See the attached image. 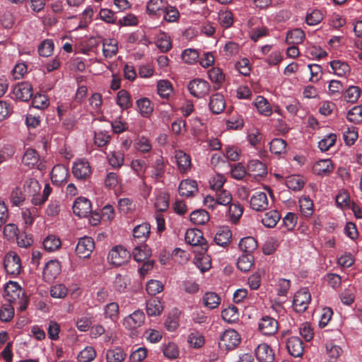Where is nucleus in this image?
<instances>
[{"instance_id":"nucleus-1","label":"nucleus","mask_w":362,"mask_h":362,"mask_svg":"<svg viewBox=\"0 0 362 362\" xmlns=\"http://www.w3.org/2000/svg\"><path fill=\"white\" fill-rule=\"evenodd\" d=\"M185 238L187 243L192 246H199V252L200 254H204L207 251L208 245L203 237L202 230L197 228L188 229L185 233Z\"/></svg>"},{"instance_id":"nucleus-2","label":"nucleus","mask_w":362,"mask_h":362,"mask_svg":"<svg viewBox=\"0 0 362 362\" xmlns=\"http://www.w3.org/2000/svg\"><path fill=\"white\" fill-rule=\"evenodd\" d=\"M4 267L8 274L13 276L19 274L21 270V262L19 256L15 252H8L4 259Z\"/></svg>"},{"instance_id":"nucleus-3","label":"nucleus","mask_w":362,"mask_h":362,"mask_svg":"<svg viewBox=\"0 0 362 362\" xmlns=\"http://www.w3.org/2000/svg\"><path fill=\"white\" fill-rule=\"evenodd\" d=\"M240 342L239 334L234 329H227L221 336L218 346L226 350H232Z\"/></svg>"},{"instance_id":"nucleus-4","label":"nucleus","mask_w":362,"mask_h":362,"mask_svg":"<svg viewBox=\"0 0 362 362\" xmlns=\"http://www.w3.org/2000/svg\"><path fill=\"white\" fill-rule=\"evenodd\" d=\"M311 300V295L307 288L300 289L294 296L293 306L297 313L305 312Z\"/></svg>"},{"instance_id":"nucleus-5","label":"nucleus","mask_w":362,"mask_h":362,"mask_svg":"<svg viewBox=\"0 0 362 362\" xmlns=\"http://www.w3.org/2000/svg\"><path fill=\"white\" fill-rule=\"evenodd\" d=\"M129 258V252L121 245L115 246L108 254L110 264L117 267L127 262Z\"/></svg>"},{"instance_id":"nucleus-6","label":"nucleus","mask_w":362,"mask_h":362,"mask_svg":"<svg viewBox=\"0 0 362 362\" xmlns=\"http://www.w3.org/2000/svg\"><path fill=\"white\" fill-rule=\"evenodd\" d=\"M211 86L209 83L202 78H195L188 84V90L192 95L202 98L209 94Z\"/></svg>"},{"instance_id":"nucleus-7","label":"nucleus","mask_w":362,"mask_h":362,"mask_svg":"<svg viewBox=\"0 0 362 362\" xmlns=\"http://www.w3.org/2000/svg\"><path fill=\"white\" fill-rule=\"evenodd\" d=\"M277 320L270 316H263L259 321L258 329L264 335L272 336L278 331Z\"/></svg>"},{"instance_id":"nucleus-8","label":"nucleus","mask_w":362,"mask_h":362,"mask_svg":"<svg viewBox=\"0 0 362 362\" xmlns=\"http://www.w3.org/2000/svg\"><path fill=\"white\" fill-rule=\"evenodd\" d=\"M95 248V243L91 237L84 236L78 240L76 247V252L81 258L90 257Z\"/></svg>"},{"instance_id":"nucleus-9","label":"nucleus","mask_w":362,"mask_h":362,"mask_svg":"<svg viewBox=\"0 0 362 362\" xmlns=\"http://www.w3.org/2000/svg\"><path fill=\"white\" fill-rule=\"evenodd\" d=\"M144 313L141 310H137L124 319L123 325L129 329H134L141 327L144 323Z\"/></svg>"},{"instance_id":"nucleus-10","label":"nucleus","mask_w":362,"mask_h":362,"mask_svg":"<svg viewBox=\"0 0 362 362\" xmlns=\"http://www.w3.org/2000/svg\"><path fill=\"white\" fill-rule=\"evenodd\" d=\"M73 211L78 217H86L92 211L90 202L84 197H78L73 205Z\"/></svg>"},{"instance_id":"nucleus-11","label":"nucleus","mask_w":362,"mask_h":362,"mask_svg":"<svg viewBox=\"0 0 362 362\" xmlns=\"http://www.w3.org/2000/svg\"><path fill=\"white\" fill-rule=\"evenodd\" d=\"M69 170L63 165H56L51 172V180L54 185L61 186L67 182Z\"/></svg>"},{"instance_id":"nucleus-12","label":"nucleus","mask_w":362,"mask_h":362,"mask_svg":"<svg viewBox=\"0 0 362 362\" xmlns=\"http://www.w3.org/2000/svg\"><path fill=\"white\" fill-rule=\"evenodd\" d=\"M286 349L289 354L293 357H302L304 352L303 341L298 337H291L286 341Z\"/></svg>"},{"instance_id":"nucleus-13","label":"nucleus","mask_w":362,"mask_h":362,"mask_svg":"<svg viewBox=\"0 0 362 362\" xmlns=\"http://www.w3.org/2000/svg\"><path fill=\"white\" fill-rule=\"evenodd\" d=\"M251 208L257 211L266 210L269 206L267 194L264 192H257L250 198Z\"/></svg>"},{"instance_id":"nucleus-14","label":"nucleus","mask_w":362,"mask_h":362,"mask_svg":"<svg viewBox=\"0 0 362 362\" xmlns=\"http://www.w3.org/2000/svg\"><path fill=\"white\" fill-rule=\"evenodd\" d=\"M13 94L22 101H28L33 95L32 85L28 82L18 83L13 88Z\"/></svg>"},{"instance_id":"nucleus-15","label":"nucleus","mask_w":362,"mask_h":362,"mask_svg":"<svg viewBox=\"0 0 362 362\" xmlns=\"http://www.w3.org/2000/svg\"><path fill=\"white\" fill-rule=\"evenodd\" d=\"M72 173L77 179H86L91 173L89 163L85 160L75 162L72 168Z\"/></svg>"},{"instance_id":"nucleus-16","label":"nucleus","mask_w":362,"mask_h":362,"mask_svg":"<svg viewBox=\"0 0 362 362\" xmlns=\"http://www.w3.org/2000/svg\"><path fill=\"white\" fill-rule=\"evenodd\" d=\"M255 355L259 362H273L274 353L272 348L267 344H260L255 349Z\"/></svg>"},{"instance_id":"nucleus-17","label":"nucleus","mask_w":362,"mask_h":362,"mask_svg":"<svg viewBox=\"0 0 362 362\" xmlns=\"http://www.w3.org/2000/svg\"><path fill=\"white\" fill-rule=\"evenodd\" d=\"M209 107L212 113L220 114L226 108L224 97L221 93L213 94L210 97Z\"/></svg>"},{"instance_id":"nucleus-18","label":"nucleus","mask_w":362,"mask_h":362,"mask_svg":"<svg viewBox=\"0 0 362 362\" xmlns=\"http://www.w3.org/2000/svg\"><path fill=\"white\" fill-rule=\"evenodd\" d=\"M198 190L197 184L195 180L186 179L182 180L178 188L179 194L182 197H191Z\"/></svg>"},{"instance_id":"nucleus-19","label":"nucleus","mask_w":362,"mask_h":362,"mask_svg":"<svg viewBox=\"0 0 362 362\" xmlns=\"http://www.w3.org/2000/svg\"><path fill=\"white\" fill-rule=\"evenodd\" d=\"M61 272V265L58 260H49L43 269V276L47 280L55 279Z\"/></svg>"},{"instance_id":"nucleus-20","label":"nucleus","mask_w":362,"mask_h":362,"mask_svg":"<svg viewBox=\"0 0 362 362\" xmlns=\"http://www.w3.org/2000/svg\"><path fill=\"white\" fill-rule=\"evenodd\" d=\"M168 4L166 0H149L146 5V11L148 15L160 16Z\"/></svg>"},{"instance_id":"nucleus-21","label":"nucleus","mask_w":362,"mask_h":362,"mask_svg":"<svg viewBox=\"0 0 362 362\" xmlns=\"http://www.w3.org/2000/svg\"><path fill=\"white\" fill-rule=\"evenodd\" d=\"M334 166L330 159H324L317 161L313 165V170L317 175H325L332 173Z\"/></svg>"},{"instance_id":"nucleus-22","label":"nucleus","mask_w":362,"mask_h":362,"mask_svg":"<svg viewBox=\"0 0 362 362\" xmlns=\"http://www.w3.org/2000/svg\"><path fill=\"white\" fill-rule=\"evenodd\" d=\"M247 170L255 177H264L267 174L266 165L259 160H250Z\"/></svg>"},{"instance_id":"nucleus-23","label":"nucleus","mask_w":362,"mask_h":362,"mask_svg":"<svg viewBox=\"0 0 362 362\" xmlns=\"http://www.w3.org/2000/svg\"><path fill=\"white\" fill-rule=\"evenodd\" d=\"M232 233L228 227L220 228L214 236V242L216 245L226 247L231 240Z\"/></svg>"},{"instance_id":"nucleus-24","label":"nucleus","mask_w":362,"mask_h":362,"mask_svg":"<svg viewBox=\"0 0 362 362\" xmlns=\"http://www.w3.org/2000/svg\"><path fill=\"white\" fill-rule=\"evenodd\" d=\"M175 158L181 173H185L191 166L190 156L182 151H176Z\"/></svg>"},{"instance_id":"nucleus-25","label":"nucleus","mask_w":362,"mask_h":362,"mask_svg":"<svg viewBox=\"0 0 362 362\" xmlns=\"http://www.w3.org/2000/svg\"><path fill=\"white\" fill-rule=\"evenodd\" d=\"M163 306L158 298H152L146 302V313L149 316L159 315Z\"/></svg>"},{"instance_id":"nucleus-26","label":"nucleus","mask_w":362,"mask_h":362,"mask_svg":"<svg viewBox=\"0 0 362 362\" xmlns=\"http://www.w3.org/2000/svg\"><path fill=\"white\" fill-rule=\"evenodd\" d=\"M239 247L243 252V254L252 255L257 247V243L253 237H245L240 240Z\"/></svg>"},{"instance_id":"nucleus-27","label":"nucleus","mask_w":362,"mask_h":362,"mask_svg":"<svg viewBox=\"0 0 362 362\" xmlns=\"http://www.w3.org/2000/svg\"><path fill=\"white\" fill-rule=\"evenodd\" d=\"M305 35L300 28H296L287 33L286 42L288 45H298L303 42Z\"/></svg>"},{"instance_id":"nucleus-28","label":"nucleus","mask_w":362,"mask_h":362,"mask_svg":"<svg viewBox=\"0 0 362 362\" xmlns=\"http://www.w3.org/2000/svg\"><path fill=\"white\" fill-rule=\"evenodd\" d=\"M281 218V215L276 210L266 212L262 218V224L267 228H274Z\"/></svg>"},{"instance_id":"nucleus-29","label":"nucleus","mask_w":362,"mask_h":362,"mask_svg":"<svg viewBox=\"0 0 362 362\" xmlns=\"http://www.w3.org/2000/svg\"><path fill=\"white\" fill-rule=\"evenodd\" d=\"M151 232V226L148 223H143L136 226L133 230V236L141 242H144L148 237Z\"/></svg>"},{"instance_id":"nucleus-30","label":"nucleus","mask_w":362,"mask_h":362,"mask_svg":"<svg viewBox=\"0 0 362 362\" xmlns=\"http://www.w3.org/2000/svg\"><path fill=\"white\" fill-rule=\"evenodd\" d=\"M330 66L333 73L339 76H346L351 71L349 65L346 62L340 60H334L331 62Z\"/></svg>"},{"instance_id":"nucleus-31","label":"nucleus","mask_w":362,"mask_h":362,"mask_svg":"<svg viewBox=\"0 0 362 362\" xmlns=\"http://www.w3.org/2000/svg\"><path fill=\"white\" fill-rule=\"evenodd\" d=\"M239 310L235 305L228 306L221 312L223 320L228 323H234L239 320Z\"/></svg>"},{"instance_id":"nucleus-32","label":"nucleus","mask_w":362,"mask_h":362,"mask_svg":"<svg viewBox=\"0 0 362 362\" xmlns=\"http://www.w3.org/2000/svg\"><path fill=\"white\" fill-rule=\"evenodd\" d=\"M254 264V257L251 254H243L237 261V267L242 272L250 271Z\"/></svg>"},{"instance_id":"nucleus-33","label":"nucleus","mask_w":362,"mask_h":362,"mask_svg":"<svg viewBox=\"0 0 362 362\" xmlns=\"http://www.w3.org/2000/svg\"><path fill=\"white\" fill-rule=\"evenodd\" d=\"M190 221L196 225H204L209 221V215L204 209H197L191 213Z\"/></svg>"},{"instance_id":"nucleus-34","label":"nucleus","mask_w":362,"mask_h":362,"mask_svg":"<svg viewBox=\"0 0 362 362\" xmlns=\"http://www.w3.org/2000/svg\"><path fill=\"white\" fill-rule=\"evenodd\" d=\"M208 75L210 80L214 83L216 86L214 88L218 89L223 82L225 81V75L222 70L218 67H213L208 71Z\"/></svg>"},{"instance_id":"nucleus-35","label":"nucleus","mask_w":362,"mask_h":362,"mask_svg":"<svg viewBox=\"0 0 362 362\" xmlns=\"http://www.w3.org/2000/svg\"><path fill=\"white\" fill-rule=\"evenodd\" d=\"M126 357V354L120 347L109 349L106 353L107 362H122Z\"/></svg>"},{"instance_id":"nucleus-36","label":"nucleus","mask_w":362,"mask_h":362,"mask_svg":"<svg viewBox=\"0 0 362 362\" xmlns=\"http://www.w3.org/2000/svg\"><path fill=\"white\" fill-rule=\"evenodd\" d=\"M39 161V155L36 150L28 148L24 153L22 163L29 168H33Z\"/></svg>"},{"instance_id":"nucleus-37","label":"nucleus","mask_w":362,"mask_h":362,"mask_svg":"<svg viewBox=\"0 0 362 362\" xmlns=\"http://www.w3.org/2000/svg\"><path fill=\"white\" fill-rule=\"evenodd\" d=\"M286 185L293 191H300L305 185V181L299 175H290L286 177Z\"/></svg>"},{"instance_id":"nucleus-38","label":"nucleus","mask_w":362,"mask_h":362,"mask_svg":"<svg viewBox=\"0 0 362 362\" xmlns=\"http://www.w3.org/2000/svg\"><path fill=\"white\" fill-rule=\"evenodd\" d=\"M104 316L115 322L119 318V305L117 303L112 302L104 308Z\"/></svg>"},{"instance_id":"nucleus-39","label":"nucleus","mask_w":362,"mask_h":362,"mask_svg":"<svg viewBox=\"0 0 362 362\" xmlns=\"http://www.w3.org/2000/svg\"><path fill=\"white\" fill-rule=\"evenodd\" d=\"M204 305L210 309L218 307L221 303V298L214 292H206L203 296Z\"/></svg>"},{"instance_id":"nucleus-40","label":"nucleus","mask_w":362,"mask_h":362,"mask_svg":"<svg viewBox=\"0 0 362 362\" xmlns=\"http://www.w3.org/2000/svg\"><path fill=\"white\" fill-rule=\"evenodd\" d=\"M18 228L14 223H7L4 225L3 235L4 238L9 242H13L18 235Z\"/></svg>"},{"instance_id":"nucleus-41","label":"nucleus","mask_w":362,"mask_h":362,"mask_svg":"<svg viewBox=\"0 0 362 362\" xmlns=\"http://www.w3.org/2000/svg\"><path fill=\"white\" fill-rule=\"evenodd\" d=\"M137 108L143 117H148L153 112V107L150 100L147 98H142L136 101Z\"/></svg>"},{"instance_id":"nucleus-42","label":"nucleus","mask_w":362,"mask_h":362,"mask_svg":"<svg viewBox=\"0 0 362 362\" xmlns=\"http://www.w3.org/2000/svg\"><path fill=\"white\" fill-rule=\"evenodd\" d=\"M156 45L162 52H167L172 47L170 37L165 33H162L158 36Z\"/></svg>"},{"instance_id":"nucleus-43","label":"nucleus","mask_w":362,"mask_h":362,"mask_svg":"<svg viewBox=\"0 0 362 362\" xmlns=\"http://www.w3.org/2000/svg\"><path fill=\"white\" fill-rule=\"evenodd\" d=\"M153 170L151 173V177L155 179H160L165 174V163L162 157L156 159L153 163Z\"/></svg>"},{"instance_id":"nucleus-44","label":"nucleus","mask_w":362,"mask_h":362,"mask_svg":"<svg viewBox=\"0 0 362 362\" xmlns=\"http://www.w3.org/2000/svg\"><path fill=\"white\" fill-rule=\"evenodd\" d=\"M255 105L259 112L262 115L269 116L272 112L270 105L263 96H257Z\"/></svg>"},{"instance_id":"nucleus-45","label":"nucleus","mask_w":362,"mask_h":362,"mask_svg":"<svg viewBox=\"0 0 362 362\" xmlns=\"http://www.w3.org/2000/svg\"><path fill=\"white\" fill-rule=\"evenodd\" d=\"M361 89L358 86H349L344 93V100L348 103H356L361 95Z\"/></svg>"},{"instance_id":"nucleus-46","label":"nucleus","mask_w":362,"mask_h":362,"mask_svg":"<svg viewBox=\"0 0 362 362\" xmlns=\"http://www.w3.org/2000/svg\"><path fill=\"white\" fill-rule=\"evenodd\" d=\"M162 14H163L164 20L169 23L176 22L180 18V12L177 8L169 5L168 4Z\"/></svg>"},{"instance_id":"nucleus-47","label":"nucleus","mask_w":362,"mask_h":362,"mask_svg":"<svg viewBox=\"0 0 362 362\" xmlns=\"http://www.w3.org/2000/svg\"><path fill=\"white\" fill-rule=\"evenodd\" d=\"M346 118L354 124L362 123V105H356L349 110Z\"/></svg>"},{"instance_id":"nucleus-48","label":"nucleus","mask_w":362,"mask_h":362,"mask_svg":"<svg viewBox=\"0 0 362 362\" xmlns=\"http://www.w3.org/2000/svg\"><path fill=\"white\" fill-rule=\"evenodd\" d=\"M43 245L47 251H55L60 247L61 240L56 235H49L44 240Z\"/></svg>"},{"instance_id":"nucleus-49","label":"nucleus","mask_w":362,"mask_h":362,"mask_svg":"<svg viewBox=\"0 0 362 362\" xmlns=\"http://www.w3.org/2000/svg\"><path fill=\"white\" fill-rule=\"evenodd\" d=\"M117 104L123 110L128 109L132 106L131 97L125 90H120L117 93Z\"/></svg>"},{"instance_id":"nucleus-50","label":"nucleus","mask_w":362,"mask_h":362,"mask_svg":"<svg viewBox=\"0 0 362 362\" xmlns=\"http://www.w3.org/2000/svg\"><path fill=\"white\" fill-rule=\"evenodd\" d=\"M269 148L272 153L280 155L286 152V142L282 139H274L269 143Z\"/></svg>"},{"instance_id":"nucleus-51","label":"nucleus","mask_w":362,"mask_h":362,"mask_svg":"<svg viewBox=\"0 0 362 362\" xmlns=\"http://www.w3.org/2000/svg\"><path fill=\"white\" fill-rule=\"evenodd\" d=\"M299 206L301 214L305 217H310L313 213V203L308 197H303L299 200Z\"/></svg>"},{"instance_id":"nucleus-52","label":"nucleus","mask_w":362,"mask_h":362,"mask_svg":"<svg viewBox=\"0 0 362 362\" xmlns=\"http://www.w3.org/2000/svg\"><path fill=\"white\" fill-rule=\"evenodd\" d=\"M336 141L337 135L335 134H329L318 142V148L322 152L327 151L335 144Z\"/></svg>"},{"instance_id":"nucleus-53","label":"nucleus","mask_w":362,"mask_h":362,"mask_svg":"<svg viewBox=\"0 0 362 362\" xmlns=\"http://www.w3.org/2000/svg\"><path fill=\"white\" fill-rule=\"evenodd\" d=\"M158 93L163 98H168L173 92L171 83L167 80L159 81L157 86Z\"/></svg>"},{"instance_id":"nucleus-54","label":"nucleus","mask_w":362,"mask_h":362,"mask_svg":"<svg viewBox=\"0 0 362 362\" xmlns=\"http://www.w3.org/2000/svg\"><path fill=\"white\" fill-rule=\"evenodd\" d=\"M243 213V207L238 202L231 203L228 208V214L230 219L234 222H237Z\"/></svg>"},{"instance_id":"nucleus-55","label":"nucleus","mask_w":362,"mask_h":362,"mask_svg":"<svg viewBox=\"0 0 362 362\" xmlns=\"http://www.w3.org/2000/svg\"><path fill=\"white\" fill-rule=\"evenodd\" d=\"M96 356L95 349L91 346H86L78 355L77 359L78 362H90Z\"/></svg>"},{"instance_id":"nucleus-56","label":"nucleus","mask_w":362,"mask_h":362,"mask_svg":"<svg viewBox=\"0 0 362 362\" xmlns=\"http://www.w3.org/2000/svg\"><path fill=\"white\" fill-rule=\"evenodd\" d=\"M218 21L223 28H230L234 21L232 12L230 11H220L218 13Z\"/></svg>"},{"instance_id":"nucleus-57","label":"nucleus","mask_w":362,"mask_h":362,"mask_svg":"<svg viewBox=\"0 0 362 362\" xmlns=\"http://www.w3.org/2000/svg\"><path fill=\"white\" fill-rule=\"evenodd\" d=\"M129 282L130 280L128 276H122L119 274H117L114 281L115 288L117 291L123 293L125 291L127 285L129 284Z\"/></svg>"},{"instance_id":"nucleus-58","label":"nucleus","mask_w":362,"mask_h":362,"mask_svg":"<svg viewBox=\"0 0 362 362\" xmlns=\"http://www.w3.org/2000/svg\"><path fill=\"white\" fill-rule=\"evenodd\" d=\"M14 317V308L11 305H4L0 309V320L10 322Z\"/></svg>"},{"instance_id":"nucleus-59","label":"nucleus","mask_w":362,"mask_h":362,"mask_svg":"<svg viewBox=\"0 0 362 362\" xmlns=\"http://www.w3.org/2000/svg\"><path fill=\"white\" fill-rule=\"evenodd\" d=\"M344 142L348 146L353 145L358 137L357 128L354 127H348L344 132Z\"/></svg>"},{"instance_id":"nucleus-60","label":"nucleus","mask_w":362,"mask_h":362,"mask_svg":"<svg viewBox=\"0 0 362 362\" xmlns=\"http://www.w3.org/2000/svg\"><path fill=\"white\" fill-rule=\"evenodd\" d=\"M54 49V43L52 40H46L41 42L38 47V52L40 56L49 57Z\"/></svg>"},{"instance_id":"nucleus-61","label":"nucleus","mask_w":362,"mask_h":362,"mask_svg":"<svg viewBox=\"0 0 362 362\" xmlns=\"http://www.w3.org/2000/svg\"><path fill=\"white\" fill-rule=\"evenodd\" d=\"M146 290L149 295L155 296L163 290V285L158 280L151 279L147 283Z\"/></svg>"},{"instance_id":"nucleus-62","label":"nucleus","mask_w":362,"mask_h":362,"mask_svg":"<svg viewBox=\"0 0 362 362\" xmlns=\"http://www.w3.org/2000/svg\"><path fill=\"white\" fill-rule=\"evenodd\" d=\"M327 354L328 357L332 359L339 358L341 353L342 349L339 346L334 344L332 341H327L325 345Z\"/></svg>"},{"instance_id":"nucleus-63","label":"nucleus","mask_w":362,"mask_h":362,"mask_svg":"<svg viewBox=\"0 0 362 362\" xmlns=\"http://www.w3.org/2000/svg\"><path fill=\"white\" fill-rule=\"evenodd\" d=\"M182 57L185 63L194 64L197 62L199 54L196 49H186L183 51Z\"/></svg>"},{"instance_id":"nucleus-64","label":"nucleus","mask_w":362,"mask_h":362,"mask_svg":"<svg viewBox=\"0 0 362 362\" xmlns=\"http://www.w3.org/2000/svg\"><path fill=\"white\" fill-rule=\"evenodd\" d=\"M323 19V14L319 10H313L311 13H308L305 17V21L309 25H315L320 23Z\"/></svg>"}]
</instances>
